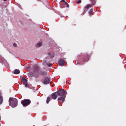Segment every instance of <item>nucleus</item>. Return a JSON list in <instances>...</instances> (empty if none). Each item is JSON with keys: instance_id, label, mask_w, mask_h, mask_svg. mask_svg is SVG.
<instances>
[{"instance_id": "obj_1", "label": "nucleus", "mask_w": 126, "mask_h": 126, "mask_svg": "<svg viewBox=\"0 0 126 126\" xmlns=\"http://www.w3.org/2000/svg\"><path fill=\"white\" fill-rule=\"evenodd\" d=\"M67 94V93L66 90L64 89H61L58 91L57 92V94L58 96H61V97L58 98V100L64 101Z\"/></svg>"}, {"instance_id": "obj_2", "label": "nucleus", "mask_w": 126, "mask_h": 126, "mask_svg": "<svg viewBox=\"0 0 126 126\" xmlns=\"http://www.w3.org/2000/svg\"><path fill=\"white\" fill-rule=\"evenodd\" d=\"M39 70V68L38 67H35L34 69L33 72H30L28 74V76L30 77L34 76L35 77H39L40 75Z\"/></svg>"}, {"instance_id": "obj_3", "label": "nucleus", "mask_w": 126, "mask_h": 126, "mask_svg": "<svg viewBox=\"0 0 126 126\" xmlns=\"http://www.w3.org/2000/svg\"><path fill=\"white\" fill-rule=\"evenodd\" d=\"M17 100L15 98L11 97L9 100V105L12 107H16L17 105Z\"/></svg>"}, {"instance_id": "obj_4", "label": "nucleus", "mask_w": 126, "mask_h": 126, "mask_svg": "<svg viewBox=\"0 0 126 126\" xmlns=\"http://www.w3.org/2000/svg\"><path fill=\"white\" fill-rule=\"evenodd\" d=\"M21 102L24 107H25L28 106L30 104L31 101L29 99H24L22 100Z\"/></svg>"}, {"instance_id": "obj_5", "label": "nucleus", "mask_w": 126, "mask_h": 126, "mask_svg": "<svg viewBox=\"0 0 126 126\" xmlns=\"http://www.w3.org/2000/svg\"><path fill=\"white\" fill-rule=\"evenodd\" d=\"M50 80V79L49 77H46L43 82V83L44 84H47L49 83Z\"/></svg>"}, {"instance_id": "obj_6", "label": "nucleus", "mask_w": 126, "mask_h": 126, "mask_svg": "<svg viewBox=\"0 0 126 126\" xmlns=\"http://www.w3.org/2000/svg\"><path fill=\"white\" fill-rule=\"evenodd\" d=\"M65 62L62 59H60L59 61V64L60 66H63Z\"/></svg>"}, {"instance_id": "obj_7", "label": "nucleus", "mask_w": 126, "mask_h": 126, "mask_svg": "<svg viewBox=\"0 0 126 126\" xmlns=\"http://www.w3.org/2000/svg\"><path fill=\"white\" fill-rule=\"evenodd\" d=\"M51 96L52 99H55L57 98V93H54L51 94Z\"/></svg>"}, {"instance_id": "obj_8", "label": "nucleus", "mask_w": 126, "mask_h": 126, "mask_svg": "<svg viewBox=\"0 0 126 126\" xmlns=\"http://www.w3.org/2000/svg\"><path fill=\"white\" fill-rule=\"evenodd\" d=\"M92 5L89 4L86 5L85 7V11L87 10L90 7H91Z\"/></svg>"}, {"instance_id": "obj_9", "label": "nucleus", "mask_w": 126, "mask_h": 126, "mask_svg": "<svg viewBox=\"0 0 126 126\" xmlns=\"http://www.w3.org/2000/svg\"><path fill=\"white\" fill-rule=\"evenodd\" d=\"M13 72L15 74H18L19 73L20 71L18 69H16Z\"/></svg>"}, {"instance_id": "obj_10", "label": "nucleus", "mask_w": 126, "mask_h": 126, "mask_svg": "<svg viewBox=\"0 0 126 126\" xmlns=\"http://www.w3.org/2000/svg\"><path fill=\"white\" fill-rule=\"evenodd\" d=\"M48 55L51 58H53L54 57V55L53 53H48Z\"/></svg>"}, {"instance_id": "obj_11", "label": "nucleus", "mask_w": 126, "mask_h": 126, "mask_svg": "<svg viewBox=\"0 0 126 126\" xmlns=\"http://www.w3.org/2000/svg\"><path fill=\"white\" fill-rule=\"evenodd\" d=\"M25 87L27 88L28 87L29 88H31L32 87V86L31 84H28L27 83V84H26L25 85Z\"/></svg>"}, {"instance_id": "obj_12", "label": "nucleus", "mask_w": 126, "mask_h": 126, "mask_svg": "<svg viewBox=\"0 0 126 126\" xmlns=\"http://www.w3.org/2000/svg\"><path fill=\"white\" fill-rule=\"evenodd\" d=\"M22 81L24 83V85H25L26 84H27V80L26 79H22Z\"/></svg>"}, {"instance_id": "obj_13", "label": "nucleus", "mask_w": 126, "mask_h": 126, "mask_svg": "<svg viewBox=\"0 0 126 126\" xmlns=\"http://www.w3.org/2000/svg\"><path fill=\"white\" fill-rule=\"evenodd\" d=\"M3 101V99L2 97L0 95V104H1Z\"/></svg>"}, {"instance_id": "obj_14", "label": "nucleus", "mask_w": 126, "mask_h": 126, "mask_svg": "<svg viewBox=\"0 0 126 126\" xmlns=\"http://www.w3.org/2000/svg\"><path fill=\"white\" fill-rule=\"evenodd\" d=\"M42 45V44L41 43H38L37 45H36V47H40Z\"/></svg>"}, {"instance_id": "obj_15", "label": "nucleus", "mask_w": 126, "mask_h": 126, "mask_svg": "<svg viewBox=\"0 0 126 126\" xmlns=\"http://www.w3.org/2000/svg\"><path fill=\"white\" fill-rule=\"evenodd\" d=\"M94 12L93 11V10L92 9H91L89 12V15H91V14L93 13Z\"/></svg>"}, {"instance_id": "obj_16", "label": "nucleus", "mask_w": 126, "mask_h": 126, "mask_svg": "<svg viewBox=\"0 0 126 126\" xmlns=\"http://www.w3.org/2000/svg\"><path fill=\"white\" fill-rule=\"evenodd\" d=\"M50 98L49 97H48L47 98V104H48L49 103V101H50Z\"/></svg>"}, {"instance_id": "obj_17", "label": "nucleus", "mask_w": 126, "mask_h": 126, "mask_svg": "<svg viewBox=\"0 0 126 126\" xmlns=\"http://www.w3.org/2000/svg\"><path fill=\"white\" fill-rule=\"evenodd\" d=\"M64 4H65L66 5V7H69V5L66 2H64Z\"/></svg>"}, {"instance_id": "obj_18", "label": "nucleus", "mask_w": 126, "mask_h": 126, "mask_svg": "<svg viewBox=\"0 0 126 126\" xmlns=\"http://www.w3.org/2000/svg\"><path fill=\"white\" fill-rule=\"evenodd\" d=\"M41 74L42 75H45L46 74V72H41Z\"/></svg>"}, {"instance_id": "obj_19", "label": "nucleus", "mask_w": 126, "mask_h": 126, "mask_svg": "<svg viewBox=\"0 0 126 126\" xmlns=\"http://www.w3.org/2000/svg\"><path fill=\"white\" fill-rule=\"evenodd\" d=\"M92 2V5H94V4L95 3V1L94 0H91Z\"/></svg>"}, {"instance_id": "obj_20", "label": "nucleus", "mask_w": 126, "mask_h": 126, "mask_svg": "<svg viewBox=\"0 0 126 126\" xmlns=\"http://www.w3.org/2000/svg\"><path fill=\"white\" fill-rule=\"evenodd\" d=\"M81 2V1L80 0H78L77 1V3H80Z\"/></svg>"}, {"instance_id": "obj_21", "label": "nucleus", "mask_w": 126, "mask_h": 126, "mask_svg": "<svg viewBox=\"0 0 126 126\" xmlns=\"http://www.w3.org/2000/svg\"><path fill=\"white\" fill-rule=\"evenodd\" d=\"M13 45L15 47H17V45L16 43L14 44Z\"/></svg>"}, {"instance_id": "obj_22", "label": "nucleus", "mask_w": 126, "mask_h": 126, "mask_svg": "<svg viewBox=\"0 0 126 126\" xmlns=\"http://www.w3.org/2000/svg\"><path fill=\"white\" fill-rule=\"evenodd\" d=\"M52 65V64H48V66H50Z\"/></svg>"}, {"instance_id": "obj_23", "label": "nucleus", "mask_w": 126, "mask_h": 126, "mask_svg": "<svg viewBox=\"0 0 126 126\" xmlns=\"http://www.w3.org/2000/svg\"><path fill=\"white\" fill-rule=\"evenodd\" d=\"M61 2H64V0H62L61 1Z\"/></svg>"}, {"instance_id": "obj_24", "label": "nucleus", "mask_w": 126, "mask_h": 126, "mask_svg": "<svg viewBox=\"0 0 126 126\" xmlns=\"http://www.w3.org/2000/svg\"><path fill=\"white\" fill-rule=\"evenodd\" d=\"M4 1H6L7 0H3Z\"/></svg>"}, {"instance_id": "obj_25", "label": "nucleus", "mask_w": 126, "mask_h": 126, "mask_svg": "<svg viewBox=\"0 0 126 126\" xmlns=\"http://www.w3.org/2000/svg\"><path fill=\"white\" fill-rule=\"evenodd\" d=\"M88 61V60H87L85 61Z\"/></svg>"}]
</instances>
